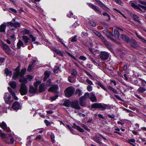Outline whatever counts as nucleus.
<instances>
[{
  "label": "nucleus",
  "instance_id": "obj_4",
  "mask_svg": "<svg viewBox=\"0 0 146 146\" xmlns=\"http://www.w3.org/2000/svg\"><path fill=\"white\" fill-rule=\"evenodd\" d=\"M91 107L92 108H100L103 110H105L106 109H110L111 108V106L109 104H102L99 103H95L92 104Z\"/></svg>",
  "mask_w": 146,
  "mask_h": 146
},
{
  "label": "nucleus",
  "instance_id": "obj_44",
  "mask_svg": "<svg viewBox=\"0 0 146 146\" xmlns=\"http://www.w3.org/2000/svg\"><path fill=\"white\" fill-rule=\"evenodd\" d=\"M140 80L141 81V84L143 86H146V81L141 78H140Z\"/></svg>",
  "mask_w": 146,
  "mask_h": 146
},
{
  "label": "nucleus",
  "instance_id": "obj_30",
  "mask_svg": "<svg viewBox=\"0 0 146 146\" xmlns=\"http://www.w3.org/2000/svg\"><path fill=\"white\" fill-rule=\"evenodd\" d=\"M17 46L19 48H20L21 47H25L24 44L23 42L21 40H19L17 43Z\"/></svg>",
  "mask_w": 146,
  "mask_h": 146
},
{
  "label": "nucleus",
  "instance_id": "obj_19",
  "mask_svg": "<svg viewBox=\"0 0 146 146\" xmlns=\"http://www.w3.org/2000/svg\"><path fill=\"white\" fill-rule=\"evenodd\" d=\"M53 51L57 53L59 55L61 56H63L64 55V52L61 51L55 48H54L52 49Z\"/></svg>",
  "mask_w": 146,
  "mask_h": 146
},
{
  "label": "nucleus",
  "instance_id": "obj_40",
  "mask_svg": "<svg viewBox=\"0 0 146 146\" xmlns=\"http://www.w3.org/2000/svg\"><path fill=\"white\" fill-rule=\"evenodd\" d=\"M81 126L83 127L87 131L89 132L90 131V129H88L87 126L85 125V124H81Z\"/></svg>",
  "mask_w": 146,
  "mask_h": 146
},
{
  "label": "nucleus",
  "instance_id": "obj_51",
  "mask_svg": "<svg viewBox=\"0 0 146 146\" xmlns=\"http://www.w3.org/2000/svg\"><path fill=\"white\" fill-rule=\"evenodd\" d=\"M63 105L66 107H69L70 106V104L68 102H65L63 104Z\"/></svg>",
  "mask_w": 146,
  "mask_h": 146
},
{
  "label": "nucleus",
  "instance_id": "obj_29",
  "mask_svg": "<svg viewBox=\"0 0 146 146\" xmlns=\"http://www.w3.org/2000/svg\"><path fill=\"white\" fill-rule=\"evenodd\" d=\"M21 33L23 35H29L31 34V32L27 29H25L24 30L22 31L21 32Z\"/></svg>",
  "mask_w": 146,
  "mask_h": 146
},
{
  "label": "nucleus",
  "instance_id": "obj_8",
  "mask_svg": "<svg viewBox=\"0 0 146 146\" xmlns=\"http://www.w3.org/2000/svg\"><path fill=\"white\" fill-rule=\"evenodd\" d=\"M51 82L50 80L47 81V84H45L43 83L41 84L39 86V91L40 92L44 91L47 87L51 85Z\"/></svg>",
  "mask_w": 146,
  "mask_h": 146
},
{
  "label": "nucleus",
  "instance_id": "obj_57",
  "mask_svg": "<svg viewBox=\"0 0 146 146\" xmlns=\"http://www.w3.org/2000/svg\"><path fill=\"white\" fill-rule=\"evenodd\" d=\"M59 67H57V68H55L54 70V72L56 74L59 71Z\"/></svg>",
  "mask_w": 146,
  "mask_h": 146
},
{
  "label": "nucleus",
  "instance_id": "obj_36",
  "mask_svg": "<svg viewBox=\"0 0 146 146\" xmlns=\"http://www.w3.org/2000/svg\"><path fill=\"white\" fill-rule=\"evenodd\" d=\"M96 36L101 39V40L102 42L104 41V39H105V38L100 33H98Z\"/></svg>",
  "mask_w": 146,
  "mask_h": 146
},
{
  "label": "nucleus",
  "instance_id": "obj_54",
  "mask_svg": "<svg viewBox=\"0 0 146 146\" xmlns=\"http://www.w3.org/2000/svg\"><path fill=\"white\" fill-rule=\"evenodd\" d=\"M73 13L71 12H69L67 15V16L69 18L71 17H73Z\"/></svg>",
  "mask_w": 146,
  "mask_h": 146
},
{
  "label": "nucleus",
  "instance_id": "obj_11",
  "mask_svg": "<svg viewBox=\"0 0 146 146\" xmlns=\"http://www.w3.org/2000/svg\"><path fill=\"white\" fill-rule=\"evenodd\" d=\"M86 94H88L86 95V96L87 98L88 97L92 102H96L97 101L96 98L94 94L93 93H91L89 94V93L87 92Z\"/></svg>",
  "mask_w": 146,
  "mask_h": 146
},
{
  "label": "nucleus",
  "instance_id": "obj_28",
  "mask_svg": "<svg viewBox=\"0 0 146 146\" xmlns=\"http://www.w3.org/2000/svg\"><path fill=\"white\" fill-rule=\"evenodd\" d=\"M3 49L5 50H8L9 52L11 51V50L9 46L5 44H3L2 46Z\"/></svg>",
  "mask_w": 146,
  "mask_h": 146
},
{
  "label": "nucleus",
  "instance_id": "obj_39",
  "mask_svg": "<svg viewBox=\"0 0 146 146\" xmlns=\"http://www.w3.org/2000/svg\"><path fill=\"white\" fill-rule=\"evenodd\" d=\"M133 18L134 20L135 21L139 22V18L137 15H133Z\"/></svg>",
  "mask_w": 146,
  "mask_h": 146
},
{
  "label": "nucleus",
  "instance_id": "obj_20",
  "mask_svg": "<svg viewBox=\"0 0 146 146\" xmlns=\"http://www.w3.org/2000/svg\"><path fill=\"white\" fill-rule=\"evenodd\" d=\"M8 89L9 92L11 93V95H12L13 98L15 100H17L18 99V98L15 95V94L14 91L11 88H8Z\"/></svg>",
  "mask_w": 146,
  "mask_h": 146
},
{
  "label": "nucleus",
  "instance_id": "obj_15",
  "mask_svg": "<svg viewBox=\"0 0 146 146\" xmlns=\"http://www.w3.org/2000/svg\"><path fill=\"white\" fill-rule=\"evenodd\" d=\"M1 127L6 131L9 132L11 131L9 127H7L6 123L4 122L3 121L0 125Z\"/></svg>",
  "mask_w": 146,
  "mask_h": 146
},
{
  "label": "nucleus",
  "instance_id": "obj_18",
  "mask_svg": "<svg viewBox=\"0 0 146 146\" xmlns=\"http://www.w3.org/2000/svg\"><path fill=\"white\" fill-rule=\"evenodd\" d=\"M35 62V60H33L32 62L29 64L28 68V71L31 72L33 70L34 67V63Z\"/></svg>",
  "mask_w": 146,
  "mask_h": 146
},
{
  "label": "nucleus",
  "instance_id": "obj_35",
  "mask_svg": "<svg viewBox=\"0 0 146 146\" xmlns=\"http://www.w3.org/2000/svg\"><path fill=\"white\" fill-rule=\"evenodd\" d=\"M93 139L95 142L98 143L100 140L99 137H98L97 135H96L92 137Z\"/></svg>",
  "mask_w": 146,
  "mask_h": 146
},
{
  "label": "nucleus",
  "instance_id": "obj_2",
  "mask_svg": "<svg viewBox=\"0 0 146 146\" xmlns=\"http://www.w3.org/2000/svg\"><path fill=\"white\" fill-rule=\"evenodd\" d=\"M0 135L2 140L6 143L11 144L13 143L14 139L11 135L1 133V131H0Z\"/></svg>",
  "mask_w": 146,
  "mask_h": 146
},
{
  "label": "nucleus",
  "instance_id": "obj_10",
  "mask_svg": "<svg viewBox=\"0 0 146 146\" xmlns=\"http://www.w3.org/2000/svg\"><path fill=\"white\" fill-rule=\"evenodd\" d=\"M11 98V96L9 93H5L4 98L6 103L9 104L13 101V100L10 99Z\"/></svg>",
  "mask_w": 146,
  "mask_h": 146
},
{
  "label": "nucleus",
  "instance_id": "obj_27",
  "mask_svg": "<svg viewBox=\"0 0 146 146\" xmlns=\"http://www.w3.org/2000/svg\"><path fill=\"white\" fill-rule=\"evenodd\" d=\"M119 28H116L114 29L113 31V36L117 37H118L119 36V34L118 32V31L117 30Z\"/></svg>",
  "mask_w": 146,
  "mask_h": 146
},
{
  "label": "nucleus",
  "instance_id": "obj_48",
  "mask_svg": "<svg viewBox=\"0 0 146 146\" xmlns=\"http://www.w3.org/2000/svg\"><path fill=\"white\" fill-rule=\"evenodd\" d=\"M41 83V82L40 81H38L34 83V85L35 87V88H37V87L38 85L40 84Z\"/></svg>",
  "mask_w": 146,
  "mask_h": 146
},
{
  "label": "nucleus",
  "instance_id": "obj_60",
  "mask_svg": "<svg viewBox=\"0 0 146 146\" xmlns=\"http://www.w3.org/2000/svg\"><path fill=\"white\" fill-rule=\"evenodd\" d=\"M58 97V96L57 95H56L55 96L52 97H50V99L52 101L55 100Z\"/></svg>",
  "mask_w": 146,
  "mask_h": 146
},
{
  "label": "nucleus",
  "instance_id": "obj_23",
  "mask_svg": "<svg viewBox=\"0 0 146 146\" xmlns=\"http://www.w3.org/2000/svg\"><path fill=\"white\" fill-rule=\"evenodd\" d=\"M121 38L126 42H129L130 39L126 35L122 34L121 35Z\"/></svg>",
  "mask_w": 146,
  "mask_h": 146
},
{
  "label": "nucleus",
  "instance_id": "obj_59",
  "mask_svg": "<svg viewBox=\"0 0 146 146\" xmlns=\"http://www.w3.org/2000/svg\"><path fill=\"white\" fill-rule=\"evenodd\" d=\"M86 82H87L88 84H90V85H93V84L91 80H90L89 79H87L86 80Z\"/></svg>",
  "mask_w": 146,
  "mask_h": 146
},
{
  "label": "nucleus",
  "instance_id": "obj_26",
  "mask_svg": "<svg viewBox=\"0 0 146 146\" xmlns=\"http://www.w3.org/2000/svg\"><path fill=\"white\" fill-rule=\"evenodd\" d=\"M4 72L6 74L7 76H9L10 77L12 74V72L11 71H9L8 68H6L4 70Z\"/></svg>",
  "mask_w": 146,
  "mask_h": 146
},
{
  "label": "nucleus",
  "instance_id": "obj_53",
  "mask_svg": "<svg viewBox=\"0 0 146 146\" xmlns=\"http://www.w3.org/2000/svg\"><path fill=\"white\" fill-rule=\"evenodd\" d=\"M87 89L88 91H91L92 90V87L91 86L89 85L87 87Z\"/></svg>",
  "mask_w": 146,
  "mask_h": 146
},
{
  "label": "nucleus",
  "instance_id": "obj_22",
  "mask_svg": "<svg viewBox=\"0 0 146 146\" xmlns=\"http://www.w3.org/2000/svg\"><path fill=\"white\" fill-rule=\"evenodd\" d=\"M22 38L25 43L26 44V45H27L30 39L26 35H23L22 36Z\"/></svg>",
  "mask_w": 146,
  "mask_h": 146
},
{
  "label": "nucleus",
  "instance_id": "obj_45",
  "mask_svg": "<svg viewBox=\"0 0 146 146\" xmlns=\"http://www.w3.org/2000/svg\"><path fill=\"white\" fill-rule=\"evenodd\" d=\"M54 138L55 136L54 134L53 133H51L50 135V138L53 143H54L55 142V140L54 139Z\"/></svg>",
  "mask_w": 146,
  "mask_h": 146
},
{
  "label": "nucleus",
  "instance_id": "obj_12",
  "mask_svg": "<svg viewBox=\"0 0 146 146\" xmlns=\"http://www.w3.org/2000/svg\"><path fill=\"white\" fill-rule=\"evenodd\" d=\"M100 56L102 59L104 60L108 59L109 56V54L106 52L102 51L101 52Z\"/></svg>",
  "mask_w": 146,
  "mask_h": 146
},
{
  "label": "nucleus",
  "instance_id": "obj_46",
  "mask_svg": "<svg viewBox=\"0 0 146 146\" xmlns=\"http://www.w3.org/2000/svg\"><path fill=\"white\" fill-rule=\"evenodd\" d=\"M29 36L32 39V41L34 42L35 40L36 37H34L33 35L30 34L29 35Z\"/></svg>",
  "mask_w": 146,
  "mask_h": 146
},
{
  "label": "nucleus",
  "instance_id": "obj_50",
  "mask_svg": "<svg viewBox=\"0 0 146 146\" xmlns=\"http://www.w3.org/2000/svg\"><path fill=\"white\" fill-rule=\"evenodd\" d=\"M103 15L105 16H107L108 17V20H109L110 19V15L106 12H105L103 14Z\"/></svg>",
  "mask_w": 146,
  "mask_h": 146
},
{
  "label": "nucleus",
  "instance_id": "obj_56",
  "mask_svg": "<svg viewBox=\"0 0 146 146\" xmlns=\"http://www.w3.org/2000/svg\"><path fill=\"white\" fill-rule=\"evenodd\" d=\"M114 10L116 11H117L118 13H119L123 17H124L125 18V16L124 15V14H123L120 11H119V10H118L116 9H114Z\"/></svg>",
  "mask_w": 146,
  "mask_h": 146
},
{
  "label": "nucleus",
  "instance_id": "obj_41",
  "mask_svg": "<svg viewBox=\"0 0 146 146\" xmlns=\"http://www.w3.org/2000/svg\"><path fill=\"white\" fill-rule=\"evenodd\" d=\"M76 94H78V96H80L81 95L82 93L80 89H77L76 91Z\"/></svg>",
  "mask_w": 146,
  "mask_h": 146
},
{
  "label": "nucleus",
  "instance_id": "obj_5",
  "mask_svg": "<svg viewBox=\"0 0 146 146\" xmlns=\"http://www.w3.org/2000/svg\"><path fill=\"white\" fill-rule=\"evenodd\" d=\"M20 27V25L19 23L18 22H15L14 23H12L11 22L7 23L4 22L1 25L0 27Z\"/></svg>",
  "mask_w": 146,
  "mask_h": 146
},
{
  "label": "nucleus",
  "instance_id": "obj_43",
  "mask_svg": "<svg viewBox=\"0 0 146 146\" xmlns=\"http://www.w3.org/2000/svg\"><path fill=\"white\" fill-rule=\"evenodd\" d=\"M78 36L75 35L72 38L71 40V41L72 42H75L77 41V37Z\"/></svg>",
  "mask_w": 146,
  "mask_h": 146
},
{
  "label": "nucleus",
  "instance_id": "obj_16",
  "mask_svg": "<svg viewBox=\"0 0 146 146\" xmlns=\"http://www.w3.org/2000/svg\"><path fill=\"white\" fill-rule=\"evenodd\" d=\"M21 108L19 103L18 102H15L13 104L12 108L15 110H18Z\"/></svg>",
  "mask_w": 146,
  "mask_h": 146
},
{
  "label": "nucleus",
  "instance_id": "obj_61",
  "mask_svg": "<svg viewBox=\"0 0 146 146\" xmlns=\"http://www.w3.org/2000/svg\"><path fill=\"white\" fill-rule=\"evenodd\" d=\"M79 58L83 60H85L86 59V57L83 56H80L79 57Z\"/></svg>",
  "mask_w": 146,
  "mask_h": 146
},
{
  "label": "nucleus",
  "instance_id": "obj_64",
  "mask_svg": "<svg viewBox=\"0 0 146 146\" xmlns=\"http://www.w3.org/2000/svg\"><path fill=\"white\" fill-rule=\"evenodd\" d=\"M66 52L71 57L75 59V57L73 56L71 53L68 52L67 51H66Z\"/></svg>",
  "mask_w": 146,
  "mask_h": 146
},
{
  "label": "nucleus",
  "instance_id": "obj_14",
  "mask_svg": "<svg viewBox=\"0 0 146 146\" xmlns=\"http://www.w3.org/2000/svg\"><path fill=\"white\" fill-rule=\"evenodd\" d=\"M71 107L73 108L78 110L80 109V107L78 104V101L76 100L72 102L71 104Z\"/></svg>",
  "mask_w": 146,
  "mask_h": 146
},
{
  "label": "nucleus",
  "instance_id": "obj_58",
  "mask_svg": "<svg viewBox=\"0 0 146 146\" xmlns=\"http://www.w3.org/2000/svg\"><path fill=\"white\" fill-rule=\"evenodd\" d=\"M97 4L99 6L102 7H103L104 6H105V5H104L103 3L101 1Z\"/></svg>",
  "mask_w": 146,
  "mask_h": 146
},
{
  "label": "nucleus",
  "instance_id": "obj_7",
  "mask_svg": "<svg viewBox=\"0 0 146 146\" xmlns=\"http://www.w3.org/2000/svg\"><path fill=\"white\" fill-rule=\"evenodd\" d=\"M71 74L72 75L74 76V77L69 76L68 79V80L70 83H74L75 82L76 77L77 75V73L76 70L72 69L71 71Z\"/></svg>",
  "mask_w": 146,
  "mask_h": 146
},
{
  "label": "nucleus",
  "instance_id": "obj_49",
  "mask_svg": "<svg viewBox=\"0 0 146 146\" xmlns=\"http://www.w3.org/2000/svg\"><path fill=\"white\" fill-rule=\"evenodd\" d=\"M68 127L69 128L70 132L73 134H75L74 130L72 129L69 125H67Z\"/></svg>",
  "mask_w": 146,
  "mask_h": 146
},
{
  "label": "nucleus",
  "instance_id": "obj_37",
  "mask_svg": "<svg viewBox=\"0 0 146 146\" xmlns=\"http://www.w3.org/2000/svg\"><path fill=\"white\" fill-rule=\"evenodd\" d=\"M96 36L101 39V40L102 42L104 41V39H105V38L100 33H98Z\"/></svg>",
  "mask_w": 146,
  "mask_h": 146
},
{
  "label": "nucleus",
  "instance_id": "obj_42",
  "mask_svg": "<svg viewBox=\"0 0 146 146\" xmlns=\"http://www.w3.org/2000/svg\"><path fill=\"white\" fill-rule=\"evenodd\" d=\"M98 85L103 89L106 91H107V89L104 86L103 84H102L100 83H99L98 84Z\"/></svg>",
  "mask_w": 146,
  "mask_h": 146
},
{
  "label": "nucleus",
  "instance_id": "obj_32",
  "mask_svg": "<svg viewBox=\"0 0 146 146\" xmlns=\"http://www.w3.org/2000/svg\"><path fill=\"white\" fill-rule=\"evenodd\" d=\"M129 42L130 44L132 47H136L137 43L135 40H130V41Z\"/></svg>",
  "mask_w": 146,
  "mask_h": 146
},
{
  "label": "nucleus",
  "instance_id": "obj_1",
  "mask_svg": "<svg viewBox=\"0 0 146 146\" xmlns=\"http://www.w3.org/2000/svg\"><path fill=\"white\" fill-rule=\"evenodd\" d=\"M20 66H18L16 68L15 72L14 73L13 78L15 80H16L19 78V79H23V78L27 79L23 77V76L26 70V69L24 68L22 69L21 70V72H20Z\"/></svg>",
  "mask_w": 146,
  "mask_h": 146
},
{
  "label": "nucleus",
  "instance_id": "obj_31",
  "mask_svg": "<svg viewBox=\"0 0 146 146\" xmlns=\"http://www.w3.org/2000/svg\"><path fill=\"white\" fill-rule=\"evenodd\" d=\"M9 85L13 89H15L16 87V83L15 81L10 82L9 83Z\"/></svg>",
  "mask_w": 146,
  "mask_h": 146
},
{
  "label": "nucleus",
  "instance_id": "obj_52",
  "mask_svg": "<svg viewBox=\"0 0 146 146\" xmlns=\"http://www.w3.org/2000/svg\"><path fill=\"white\" fill-rule=\"evenodd\" d=\"M98 143L100 146H106V144H104L101 142L100 140Z\"/></svg>",
  "mask_w": 146,
  "mask_h": 146
},
{
  "label": "nucleus",
  "instance_id": "obj_34",
  "mask_svg": "<svg viewBox=\"0 0 146 146\" xmlns=\"http://www.w3.org/2000/svg\"><path fill=\"white\" fill-rule=\"evenodd\" d=\"M146 90V89L143 87H140L138 89L137 91L140 93H143Z\"/></svg>",
  "mask_w": 146,
  "mask_h": 146
},
{
  "label": "nucleus",
  "instance_id": "obj_9",
  "mask_svg": "<svg viewBox=\"0 0 146 146\" xmlns=\"http://www.w3.org/2000/svg\"><path fill=\"white\" fill-rule=\"evenodd\" d=\"M88 94H85L83 96L79 98V104L80 105L83 107L86 104V101L87 99L86 95Z\"/></svg>",
  "mask_w": 146,
  "mask_h": 146
},
{
  "label": "nucleus",
  "instance_id": "obj_47",
  "mask_svg": "<svg viewBox=\"0 0 146 146\" xmlns=\"http://www.w3.org/2000/svg\"><path fill=\"white\" fill-rule=\"evenodd\" d=\"M89 24L90 25L93 27H95L96 25V23L94 22L91 21H90Z\"/></svg>",
  "mask_w": 146,
  "mask_h": 146
},
{
  "label": "nucleus",
  "instance_id": "obj_33",
  "mask_svg": "<svg viewBox=\"0 0 146 146\" xmlns=\"http://www.w3.org/2000/svg\"><path fill=\"white\" fill-rule=\"evenodd\" d=\"M44 74L45 76L44 78V81L46 80L49 76L50 75V72L48 71H46L45 72Z\"/></svg>",
  "mask_w": 146,
  "mask_h": 146
},
{
  "label": "nucleus",
  "instance_id": "obj_17",
  "mask_svg": "<svg viewBox=\"0 0 146 146\" xmlns=\"http://www.w3.org/2000/svg\"><path fill=\"white\" fill-rule=\"evenodd\" d=\"M58 88V87L57 85H54L52 86L48 90L49 92H56Z\"/></svg>",
  "mask_w": 146,
  "mask_h": 146
},
{
  "label": "nucleus",
  "instance_id": "obj_25",
  "mask_svg": "<svg viewBox=\"0 0 146 146\" xmlns=\"http://www.w3.org/2000/svg\"><path fill=\"white\" fill-rule=\"evenodd\" d=\"M37 89L36 88H34L32 86H30L29 87V91L31 93H34L37 91Z\"/></svg>",
  "mask_w": 146,
  "mask_h": 146
},
{
  "label": "nucleus",
  "instance_id": "obj_13",
  "mask_svg": "<svg viewBox=\"0 0 146 146\" xmlns=\"http://www.w3.org/2000/svg\"><path fill=\"white\" fill-rule=\"evenodd\" d=\"M87 4L90 8L92 9L96 12H100V9L98 7L90 3H87Z\"/></svg>",
  "mask_w": 146,
  "mask_h": 146
},
{
  "label": "nucleus",
  "instance_id": "obj_62",
  "mask_svg": "<svg viewBox=\"0 0 146 146\" xmlns=\"http://www.w3.org/2000/svg\"><path fill=\"white\" fill-rule=\"evenodd\" d=\"M115 1L119 4L122 5L123 3H122L121 1L120 0H115Z\"/></svg>",
  "mask_w": 146,
  "mask_h": 146
},
{
  "label": "nucleus",
  "instance_id": "obj_6",
  "mask_svg": "<svg viewBox=\"0 0 146 146\" xmlns=\"http://www.w3.org/2000/svg\"><path fill=\"white\" fill-rule=\"evenodd\" d=\"M75 91L74 88L70 86L67 88L64 91L65 95L67 97L72 96Z\"/></svg>",
  "mask_w": 146,
  "mask_h": 146
},
{
  "label": "nucleus",
  "instance_id": "obj_55",
  "mask_svg": "<svg viewBox=\"0 0 146 146\" xmlns=\"http://www.w3.org/2000/svg\"><path fill=\"white\" fill-rule=\"evenodd\" d=\"M89 50L91 52V53L94 54V52L96 51V50L94 48H89Z\"/></svg>",
  "mask_w": 146,
  "mask_h": 146
},
{
  "label": "nucleus",
  "instance_id": "obj_3",
  "mask_svg": "<svg viewBox=\"0 0 146 146\" xmlns=\"http://www.w3.org/2000/svg\"><path fill=\"white\" fill-rule=\"evenodd\" d=\"M19 81L22 82L19 90L21 94L22 95H24L26 94L27 92V88L25 85L27 82V79H21L19 80Z\"/></svg>",
  "mask_w": 146,
  "mask_h": 146
},
{
  "label": "nucleus",
  "instance_id": "obj_63",
  "mask_svg": "<svg viewBox=\"0 0 146 146\" xmlns=\"http://www.w3.org/2000/svg\"><path fill=\"white\" fill-rule=\"evenodd\" d=\"M41 139V136L40 135H37L35 138V139L36 140H40Z\"/></svg>",
  "mask_w": 146,
  "mask_h": 146
},
{
  "label": "nucleus",
  "instance_id": "obj_38",
  "mask_svg": "<svg viewBox=\"0 0 146 146\" xmlns=\"http://www.w3.org/2000/svg\"><path fill=\"white\" fill-rule=\"evenodd\" d=\"M96 36L101 39V40L102 42L104 41V39H105V38L100 33H98Z\"/></svg>",
  "mask_w": 146,
  "mask_h": 146
},
{
  "label": "nucleus",
  "instance_id": "obj_21",
  "mask_svg": "<svg viewBox=\"0 0 146 146\" xmlns=\"http://www.w3.org/2000/svg\"><path fill=\"white\" fill-rule=\"evenodd\" d=\"M72 127L78 130L80 132H84V130L83 129L80 127L79 126L76 125L75 123H73Z\"/></svg>",
  "mask_w": 146,
  "mask_h": 146
},
{
  "label": "nucleus",
  "instance_id": "obj_24",
  "mask_svg": "<svg viewBox=\"0 0 146 146\" xmlns=\"http://www.w3.org/2000/svg\"><path fill=\"white\" fill-rule=\"evenodd\" d=\"M108 48L111 49L112 48L111 44L106 40L104 39V40L102 42Z\"/></svg>",
  "mask_w": 146,
  "mask_h": 146
}]
</instances>
